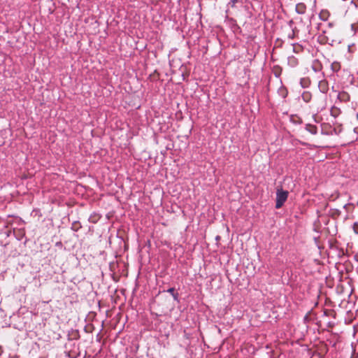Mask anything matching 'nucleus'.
<instances>
[{"label": "nucleus", "instance_id": "nucleus-1", "mask_svg": "<svg viewBox=\"0 0 358 358\" xmlns=\"http://www.w3.org/2000/svg\"><path fill=\"white\" fill-rule=\"evenodd\" d=\"M330 13L327 10H322L319 14V17L323 22L318 24V29L323 34H326L327 32V27L329 28L332 27L333 24L331 22H327Z\"/></svg>", "mask_w": 358, "mask_h": 358}, {"label": "nucleus", "instance_id": "nucleus-2", "mask_svg": "<svg viewBox=\"0 0 358 358\" xmlns=\"http://www.w3.org/2000/svg\"><path fill=\"white\" fill-rule=\"evenodd\" d=\"M288 191L283 190L282 187H278L276 191V203L275 208H280L282 206L287 199Z\"/></svg>", "mask_w": 358, "mask_h": 358}, {"label": "nucleus", "instance_id": "nucleus-3", "mask_svg": "<svg viewBox=\"0 0 358 358\" xmlns=\"http://www.w3.org/2000/svg\"><path fill=\"white\" fill-rule=\"evenodd\" d=\"M318 87L320 92L326 93L329 90L328 82L325 80H320L318 84Z\"/></svg>", "mask_w": 358, "mask_h": 358}, {"label": "nucleus", "instance_id": "nucleus-4", "mask_svg": "<svg viewBox=\"0 0 358 358\" xmlns=\"http://www.w3.org/2000/svg\"><path fill=\"white\" fill-rule=\"evenodd\" d=\"M311 67H312V69L315 71V72H317V71H320L322 70V66L320 63V62L317 59H315L313 63H312V65H311Z\"/></svg>", "mask_w": 358, "mask_h": 358}, {"label": "nucleus", "instance_id": "nucleus-5", "mask_svg": "<svg viewBox=\"0 0 358 358\" xmlns=\"http://www.w3.org/2000/svg\"><path fill=\"white\" fill-rule=\"evenodd\" d=\"M296 11L299 14H304L306 11V6L303 3H299L296 6Z\"/></svg>", "mask_w": 358, "mask_h": 358}, {"label": "nucleus", "instance_id": "nucleus-6", "mask_svg": "<svg viewBox=\"0 0 358 358\" xmlns=\"http://www.w3.org/2000/svg\"><path fill=\"white\" fill-rule=\"evenodd\" d=\"M338 99L341 101H348L350 99V95L345 92H342L338 94Z\"/></svg>", "mask_w": 358, "mask_h": 358}, {"label": "nucleus", "instance_id": "nucleus-7", "mask_svg": "<svg viewBox=\"0 0 358 358\" xmlns=\"http://www.w3.org/2000/svg\"><path fill=\"white\" fill-rule=\"evenodd\" d=\"M278 94L283 99H285L287 95V89L283 87V86H281L278 90Z\"/></svg>", "mask_w": 358, "mask_h": 358}, {"label": "nucleus", "instance_id": "nucleus-8", "mask_svg": "<svg viewBox=\"0 0 358 358\" xmlns=\"http://www.w3.org/2000/svg\"><path fill=\"white\" fill-rule=\"evenodd\" d=\"M306 128V130L308 131L312 134H316L317 132V128L315 125L307 124Z\"/></svg>", "mask_w": 358, "mask_h": 358}, {"label": "nucleus", "instance_id": "nucleus-9", "mask_svg": "<svg viewBox=\"0 0 358 358\" xmlns=\"http://www.w3.org/2000/svg\"><path fill=\"white\" fill-rule=\"evenodd\" d=\"M330 112H331V115L334 117H336L341 113L340 109L335 106L331 108Z\"/></svg>", "mask_w": 358, "mask_h": 358}, {"label": "nucleus", "instance_id": "nucleus-10", "mask_svg": "<svg viewBox=\"0 0 358 358\" xmlns=\"http://www.w3.org/2000/svg\"><path fill=\"white\" fill-rule=\"evenodd\" d=\"M167 292L173 295L175 300H178V294L175 293V289L173 287L169 288Z\"/></svg>", "mask_w": 358, "mask_h": 358}, {"label": "nucleus", "instance_id": "nucleus-11", "mask_svg": "<svg viewBox=\"0 0 358 358\" xmlns=\"http://www.w3.org/2000/svg\"><path fill=\"white\" fill-rule=\"evenodd\" d=\"M332 69L334 71H338L340 69V66L338 64H333Z\"/></svg>", "mask_w": 358, "mask_h": 358}, {"label": "nucleus", "instance_id": "nucleus-12", "mask_svg": "<svg viewBox=\"0 0 358 358\" xmlns=\"http://www.w3.org/2000/svg\"><path fill=\"white\" fill-rule=\"evenodd\" d=\"M353 228H354L355 231L357 234H358V224L357 223H355Z\"/></svg>", "mask_w": 358, "mask_h": 358}, {"label": "nucleus", "instance_id": "nucleus-13", "mask_svg": "<svg viewBox=\"0 0 358 358\" xmlns=\"http://www.w3.org/2000/svg\"><path fill=\"white\" fill-rule=\"evenodd\" d=\"M72 228H73L75 231H77V230H78V229L79 228V227L76 226V224H73Z\"/></svg>", "mask_w": 358, "mask_h": 358}, {"label": "nucleus", "instance_id": "nucleus-14", "mask_svg": "<svg viewBox=\"0 0 358 358\" xmlns=\"http://www.w3.org/2000/svg\"><path fill=\"white\" fill-rule=\"evenodd\" d=\"M293 36H294V33H292V35H289V38H293Z\"/></svg>", "mask_w": 358, "mask_h": 358}]
</instances>
